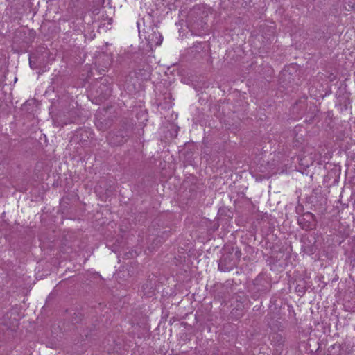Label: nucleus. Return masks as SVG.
<instances>
[{
	"mask_svg": "<svg viewBox=\"0 0 355 355\" xmlns=\"http://www.w3.org/2000/svg\"><path fill=\"white\" fill-rule=\"evenodd\" d=\"M207 13L200 7H194L188 15V26L193 34L202 35L208 28Z\"/></svg>",
	"mask_w": 355,
	"mask_h": 355,
	"instance_id": "obj_1",
	"label": "nucleus"
},
{
	"mask_svg": "<svg viewBox=\"0 0 355 355\" xmlns=\"http://www.w3.org/2000/svg\"><path fill=\"white\" fill-rule=\"evenodd\" d=\"M139 34L140 37H143L151 45H159L162 42L161 34L158 32L157 28L150 22L148 25H146L143 22V28H141L139 22L137 23Z\"/></svg>",
	"mask_w": 355,
	"mask_h": 355,
	"instance_id": "obj_2",
	"label": "nucleus"
},
{
	"mask_svg": "<svg viewBox=\"0 0 355 355\" xmlns=\"http://www.w3.org/2000/svg\"><path fill=\"white\" fill-rule=\"evenodd\" d=\"M237 266V259H234L232 252H228L223 254L219 260L218 269L220 271H230Z\"/></svg>",
	"mask_w": 355,
	"mask_h": 355,
	"instance_id": "obj_3",
	"label": "nucleus"
},
{
	"mask_svg": "<svg viewBox=\"0 0 355 355\" xmlns=\"http://www.w3.org/2000/svg\"><path fill=\"white\" fill-rule=\"evenodd\" d=\"M299 225L305 230H311L315 228V216L311 212H306L298 218Z\"/></svg>",
	"mask_w": 355,
	"mask_h": 355,
	"instance_id": "obj_4",
	"label": "nucleus"
},
{
	"mask_svg": "<svg viewBox=\"0 0 355 355\" xmlns=\"http://www.w3.org/2000/svg\"><path fill=\"white\" fill-rule=\"evenodd\" d=\"M128 137V132L125 130H119L116 132L110 133L108 137L109 142L114 146H120L127 141Z\"/></svg>",
	"mask_w": 355,
	"mask_h": 355,
	"instance_id": "obj_5",
	"label": "nucleus"
},
{
	"mask_svg": "<svg viewBox=\"0 0 355 355\" xmlns=\"http://www.w3.org/2000/svg\"><path fill=\"white\" fill-rule=\"evenodd\" d=\"M29 64L31 68L33 69H36L38 68L37 58L35 55H30Z\"/></svg>",
	"mask_w": 355,
	"mask_h": 355,
	"instance_id": "obj_6",
	"label": "nucleus"
},
{
	"mask_svg": "<svg viewBox=\"0 0 355 355\" xmlns=\"http://www.w3.org/2000/svg\"><path fill=\"white\" fill-rule=\"evenodd\" d=\"M345 9L355 10V0H345Z\"/></svg>",
	"mask_w": 355,
	"mask_h": 355,
	"instance_id": "obj_7",
	"label": "nucleus"
},
{
	"mask_svg": "<svg viewBox=\"0 0 355 355\" xmlns=\"http://www.w3.org/2000/svg\"><path fill=\"white\" fill-rule=\"evenodd\" d=\"M231 314L237 317H241L243 315V311L242 309H232Z\"/></svg>",
	"mask_w": 355,
	"mask_h": 355,
	"instance_id": "obj_8",
	"label": "nucleus"
},
{
	"mask_svg": "<svg viewBox=\"0 0 355 355\" xmlns=\"http://www.w3.org/2000/svg\"><path fill=\"white\" fill-rule=\"evenodd\" d=\"M241 252L239 251V250H236L235 252V254H234V259H237V263H239V259H240V256H241Z\"/></svg>",
	"mask_w": 355,
	"mask_h": 355,
	"instance_id": "obj_9",
	"label": "nucleus"
}]
</instances>
